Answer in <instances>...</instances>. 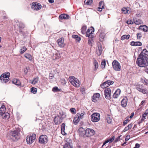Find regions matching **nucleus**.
Returning a JSON list of instances; mask_svg holds the SVG:
<instances>
[{
	"instance_id": "obj_1",
	"label": "nucleus",
	"mask_w": 148,
	"mask_h": 148,
	"mask_svg": "<svg viewBox=\"0 0 148 148\" xmlns=\"http://www.w3.org/2000/svg\"><path fill=\"white\" fill-rule=\"evenodd\" d=\"M136 64L140 67L148 65V51L144 49L138 56L136 61Z\"/></svg>"
},
{
	"instance_id": "obj_2",
	"label": "nucleus",
	"mask_w": 148,
	"mask_h": 148,
	"mask_svg": "<svg viewBox=\"0 0 148 148\" xmlns=\"http://www.w3.org/2000/svg\"><path fill=\"white\" fill-rule=\"evenodd\" d=\"M20 131L19 129L10 131L8 133L7 138L9 139L10 138L14 140L18 139L19 138Z\"/></svg>"
},
{
	"instance_id": "obj_3",
	"label": "nucleus",
	"mask_w": 148,
	"mask_h": 148,
	"mask_svg": "<svg viewBox=\"0 0 148 148\" xmlns=\"http://www.w3.org/2000/svg\"><path fill=\"white\" fill-rule=\"evenodd\" d=\"M112 68L116 71H119L121 69V66L119 63L116 60H114L112 63Z\"/></svg>"
},
{
	"instance_id": "obj_4",
	"label": "nucleus",
	"mask_w": 148,
	"mask_h": 148,
	"mask_svg": "<svg viewBox=\"0 0 148 148\" xmlns=\"http://www.w3.org/2000/svg\"><path fill=\"white\" fill-rule=\"evenodd\" d=\"M36 138V134H33L32 135L28 136L26 138V141L27 144H31L35 140Z\"/></svg>"
},
{
	"instance_id": "obj_5",
	"label": "nucleus",
	"mask_w": 148,
	"mask_h": 148,
	"mask_svg": "<svg viewBox=\"0 0 148 148\" xmlns=\"http://www.w3.org/2000/svg\"><path fill=\"white\" fill-rule=\"evenodd\" d=\"M100 114L98 113H93L91 115V120L93 122H97L100 119Z\"/></svg>"
},
{
	"instance_id": "obj_6",
	"label": "nucleus",
	"mask_w": 148,
	"mask_h": 148,
	"mask_svg": "<svg viewBox=\"0 0 148 148\" xmlns=\"http://www.w3.org/2000/svg\"><path fill=\"white\" fill-rule=\"evenodd\" d=\"M39 142L41 144H45L48 141V137L46 135H42L39 138Z\"/></svg>"
},
{
	"instance_id": "obj_7",
	"label": "nucleus",
	"mask_w": 148,
	"mask_h": 148,
	"mask_svg": "<svg viewBox=\"0 0 148 148\" xmlns=\"http://www.w3.org/2000/svg\"><path fill=\"white\" fill-rule=\"evenodd\" d=\"M105 96V98L108 99H110L111 98V91L110 88L106 89L104 90Z\"/></svg>"
},
{
	"instance_id": "obj_8",
	"label": "nucleus",
	"mask_w": 148,
	"mask_h": 148,
	"mask_svg": "<svg viewBox=\"0 0 148 148\" xmlns=\"http://www.w3.org/2000/svg\"><path fill=\"white\" fill-rule=\"evenodd\" d=\"M94 130L92 129L87 128L86 130V137H89L95 134Z\"/></svg>"
},
{
	"instance_id": "obj_9",
	"label": "nucleus",
	"mask_w": 148,
	"mask_h": 148,
	"mask_svg": "<svg viewBox=\"0 0 148 148\" xmlns=\"http://www.w3.org/2000/svg\"><path fill=\"white\" fill-rule=\"evenodd\" d=\"M136 88L138 91L144 94H147V89L144 88L143 85H138Z\"/></svg>"
},
{
	"instance_id": "obj_10",
	"label": "nucleus",
	"mask_w": 148,
	"mask_h": 148,
	"mask_svg": "<svg viewBox=\"0 0 148 148\" xmlns=\"http://www.w3.org/2000/svg\"><path fill=\"white\" fill-rule=\"evenodd\" d=\"M83 113H82L81 114L77 113L75 115V124H77L79 121L80 119L83 117Z\"/></svg>"
},
{
	"instance_id": "obj_11",
	"label": "nucleus",
	"mask_w": 148,
	"mask_h": 148,
	"mask_svg": "<svg viewBox=\"0 0 148 148\" xmlns=\"http://www.w3.org/2000/svg\"><path fill=\"white\" fill-rule=\"evenodd\" d=\"M32 8L34 10H38L40 9L41 8V5L40 4L37 3H33L32 4Z\"/></svg>"
},
{
	"instance_id": "obj_12",
	"label": "nucleus",
	"mask_w": 148,
	"mask_h": 148,
	"mask_svg": "<svg viewBox=\"0 0 148 148\" xmlns=\"http://www.w3.org/2000/svg\"><path fill=\"white\" fill-rule=\"evenodd\" d=\"M57 42L59 47H63L65 45L64 42V38H61L57 40Z\"/></svg>"
},
{
	"instance_id": "obj_13",
	"label": "nucleus",
	"mask_w": 148,
	"mask_h": 148,
	"mask_svg": "<svg viewBox=\"0 0 148 148\" xmlns=\"http://www.w3.org/2000/svg\"><path fill=\"white\" fill-rule=\"evenodd\" d=\"M78 131L81 136L84 138L86 137V130L82 127H80Z\"/></svg>"
},
{
	"instance_id": "obj_14",
	"label": "nucleus",
	"mask_w": 148,
	"mask_h": 148,
	"mask_svg": "<svg viewBox=\"0 0 148 148\" xmlns=\"http://www.w3.org/2000/svg\"><path fill=\"white\" fill-rule=\"evenodd\" d=\"M100 95L99 93H96L94 94L92 97V101L95 102L97 101Z\"/></svg>"
},
{
	"instance_id": "obj_15",
	"label": "nucleus",
	"mask_w": 148,
	"mask_h": 148,
	"mask_svg": "<svg viewBox=\"0 0 148 148\" xmlns=\"http://www.w3.org/2000/svg\"><path fill=\"white\" fill-rule=\"evenodd\" d=\"M127 101L128 99L127 97H125L121 101V106L123 107H125L127 106Z\"/></svg>"
},
{
	"instance_id": "obj_16",
	"label": "nucleus",
	"mask_w": 148,
	"mask_h": 148,
	"mask_svg": "<svg viewBox=\"0 0 148 148\" xmlns=\"http://www.w3.org/2000/svg\"><path fill=\"white\" fill-rule=\"evenodd\" d=\"M62 119L59 116H56L54 119V122L56 125H59L62 122Z\"/></svg>"
},
{
	"instance_id": "obj_17",
	"label": "nucleus",
	"mask_w": 148,
	"mask_h": 148,
	"mask_svg": "<svg viewBox=\"0 0 148 148\" xmlns=\"http://www.w3.org/2000/svg\"><path fill=\"white\" fill-rule=\"evenodd\" d=\"M121 93V90L119 89H118L114 94L113 97L114 98H117Z\"/></svg>"
},
{
	"instance_id": "obj_18",
	"label": "nucleus",
	"mask_w": 148,
	"mask_h": 148,
	"mask_svg": "<svg viewBox=\"0 0 148 148\" xmlns=\"http://www.w3.org/2000/svg\"><path fill=\"white\" fill-rule=\"evenodd\" d=\"M115 138V136H113L112 137L107 139L103 143L102 146V147H103L108 142H109V143H112L114 140Z\"/></svg>"
},
{
	"instance_id": "obj_19",
	"label": "nucleus",
	"mask_w": 148,
	"mask_h": 148,
	"mask_svg": "<svg viewBox=\"0 0 148 148\" xmlns=\"http://www.w3.org/2000/svg\"><path fill=\"white\" fill-rule=\"evenodd\" d=\"M139 29L142 30L144 32L148 31V27L146 25H140L138 28Z\"/></svg>"
},
{
	"instance_id": "obj_20",
	"label": "nucleus",
	"mask_w": 148,
	"mask_h": 148,
	"mask_svg": "<svg viewBox=\"0 0 148 148\" xmlns=\"http://www.w3.org/2000/svg\"><path fill=\"white\" fill-rule=\"evenodd\" d=\"M102 49L101 45H99L98 46V48L97 49V53L99 56H100L102 53Z\"/></svg>"
},
{
	"instance_id": "obj_21",
	"label": "nucleus",
	"mask_w": 148,
	"mask_h": 148,
	"mask_svg": "<svg viewBox=\"0 0 148 148\" xmlns=\"http://www.w3.org/2000/svg\"><path fill=\"white\" fill-rule=\"evenodd\" d=\"M59 18L60 19H67L69 18V15L64 14H61L60 15Z\"/></svg>"
},
{
	"instance_id": "obj_22",
	"label": "nucleus",
	"mask_w": 148,
	"mask_h": 148,
	"mask_svg": "<svg viewBox=\"0 0 148 148\" xmlns=\"http://www.w3.org/2000/svg\"><path fill=\"white\" fill-rule=\"evenodd\" d=\"M81 82L77 78L75 77V87H79Z\"/></svg>"
},
{
	"instance_id": "obj_23",
	"label": "nucleus",
	"mask_w": 148,
	"mask_h": 148,
	"mask_svg": "<svg viewBox=\"0 0 148 148\" xmlns=\"http://www.w3.org/2000/svg\"><path fill=\"white\" fill-rule=\"evenodd\" d=\"M131 45L132 46H141L142 45V43L140 42L132 41L131 42Z\"/></svg>"
},
{
	"instance_id": "obj_24",
	"label": "nucleus",
	"mask_w": 148,
	"mask_h": 148,
	"mask_svg": "<svg viewBox=\"0 0 148 148\" xmlns=\"http://www.w3.org/2000/svg\"><path fill=\"white\" fill-rule=\"evenodd\" d=\"M65 127V123H63L61 125V131L62 134L64 135L66 134V133L64 132Z\"/></svg>"
},
{
	"instance_id": "obj_25",
	"label": "nucleus",
	"mask_w": 148,
	"mask_h": 148,
	"mask_svg": "<svg viewBox=\"0 0 148 148\" xmlns=\"http://www.w3.org/2000/svg\"><path fill=\"white\" fill-rule=\"evenodd\" d=\"M12 83L16 85L19 86L21 84V82L20 81L16 79H14L12 81Z\"/></svg>"
},
{
	"instance_id": "obj_26",
	"label": "nucleus",
	"mask_w": 148,
	"mask_h": 148,
	"mask_svg": "<svg viewBox=\"0 0 148 148\" xmlns=\"http://www.w3.org/2000/svg\"><path fill=\"white\" fill-rule=\"evenodd\" d=\"M1 115L2 116L3 119H8L10 117V114L8 113H5V112Z\"/></svg>"
},
{
	"instance_id": "obj_27",
	"label": "nucleus",
	"mask_w": 148,
	"mask_h": 148,
	"mask_svg": "<svg viewBox=\"0 0 148 148\" xmlns=\"http://www.w3.org/2000/svg\"><path fill=\"white\" fill-rule=\"evenodd\" d=\"M0 79L2 83H6L9 81V79L5 78L4 76H0Z\"/></svg>"
},
{
	"instance_id": "obj_28",
	"label": "nucleus",
	"mask_w": 148,
	"mask_h": 148,
	"mask_svg": "<svg viewBox=\"0 0 148 148\" xmlns=\"http://www.w3.org/2000/svg\"><path fill=\"white\" fill-rule=\"evenodd\" d=\"M6 109L5 106L3 105L0 108V115L4 113Z\"/></svg>"
},
{
	"instance_id": "obj_29",
	"label": "nucleus",
	"mask_w": 148,
	"mask_h": 148,
	"mask_svg": "<svg viewBox=\"0 0 148 148\" xmlns=\"http://www.w3.org/2000/svg\"><path fill=\"white\" fill-rule=\"evenodd\" d=\"M39 80V78L38 77L34 78L33 81L31 80L30 82L31 83L33 84H35L38 83Z\"/></svg>"
},
{
	"instance_id": "obj_30",
	"label": "nucleus",
	"mask_w": 148,
	"mask_h": 148,
	"mask_svg": "<svg viewBox=\"0 0 148 148\" xmlns=\"http://www.w3.org/2000/svg\"><path fill=\"white\" fill-rule=\"evenodd\" d=\"M148 114V110L147 109L146 110L145 112L143 114L142 118L141 119V121H143L145 119V117Z\"/></svg>"
},
{
	"instance_id": "obj_31",
	"label": "nucleus",
	"mask_w": 148,
	"mask_h": 148,
	"mask_svg": "<svg viewBox=\"0 0 148 148\" xmlns=\"http://www.w3.org/2000/svg\"><path fill=\"white\" fill-rule=\"evenodd\" d=\"M107 122L108 123H111L112 122V117L109 115H107L106 117Z\"/></svg>"
},
{
	"instance_id": "obj_32",
	"label": "nucleus",
	"mask_w": 148,
	"mask_h": 148,
	"mask_svg": "<svg viewBox=\"0 0 148 148\" xmlns=\"http://www.w3.org/2000/svg\"><path fill=\"white\" fill-rule=\"evenodd\" d=\"M93 64L95 67V68L94 69V70L96 71L98 67V64L96 60L95 59L94 60Z\"/></svg>"
},
{
	"instance_id": "obj_33",
	"label": "nucleus",
	"mask_w": 148,
	"mask_h": 148,
	"mask_svg": "<svg viewBox=\"0 0 148 148\" xmlns=\"http://www.w3.org/2000/svg\"><path fill=\"white\" fill-rule=\"evenodd\" d=\"M60 116H58L61 119H63L64 118H65L66 116V113H64L63 112H60Z\"/></svg>"
},
{
	"instance_id": "obj_34",
	"label": "nucleus",
	"mask_w": 148,
	"mask_h": 148,
	"mask_svg": "<svg viewBox=\"0 0 148 148\" xmlns=\"http://www.w3.org/2000/svg\"><path fill=\"white\" fill-rule=\"evenodd\" d=\"M10 75V74L9 72L5 73L1 75V76H4L5 78H7L9 79Z\"/></svg>"
},
{
	"instance_id": "obj_35",
	"label": "nucleus",
	"mask_w": 148,
	"mask_h": 148,
	"mask_svg": "<svg viewBox=\"0 0 148 148\" xmlns=\"http://www.w3.org/2000/svg\"><path fill=\"white\" fill-rule=\"evenodd\" d=\"M71 145L68 142H66L65 144L63 145V148H71Z\"/></svg>"
},
{
	"instance_id": "obj_36",
	"label": "nucleus",
	"mask_w": 148,
	"mask_h": 148,
	"mask_svg": "<svg viewBox=\"0 0 148 148\" xmlns=\"http://www.w3.org/2000/svg\"><path fill=\"white\" fill-rule=\"evenodd\" d=\"M69 79L70 82L73 86H74V77L73 76H70Z\"/></svg>"
},
{
	"instance_id": "obj_37",
	"label": "nucleus",
	"mask_w": 148,
	"mask_h": 148,
	"mask_svg": "<svg viewBox=\"0 0 148 148\" xmlns=\"http://www.w3.org/2000/svg\"><path fill=\"white\" fill-rule=\"evenodd\" d=\"M104 82L106 83V84H105L106 86V87H108L109 86L112 84L114 83V82L112 81H110V80H108Z\"/></svg>"
},
{
	"instance_id": "obj_38",
	"label": "nucleus",
	"mask_w": 148,
	"mask_h": 148,
	"mask_svg": "<svg viewBox=\"0 0 148 148\" xmlns=\"http://www.w3.org/2000/svg\"><path fill=\"white\" fill-rule=\"evenodd\" d=\"M90 29H91L89 38H91L94 36V34L92 33L93 32H94V29L92 27H90Z\"/></svg>"
},
{
	"instance_id": "obj_39",
	"label": "nucleus",
	"mask_w": 148,
	"mask_h": 148,
	"mask_svg": "<svg viewBox=\"0 0 148 148\" xmlns=\"http://www.w3.org/2000/svg\"><path fill=\"white\" fill-rule=\"evenodd\" d=\"M24 56L29 60H31L32 59V57L31 55L28 53H26L25 54Z\"/></svg>"
},
{
	"instance_id": "obj_40",
	"label": "nucleus",
	"mask_w": 148,
	"mask_h": 148,
	"mask_svg": "<svg viewBox=\"0 0 148 148\" xmlns=\"http://www.w3.org/2000/svg\"><path fill=\"white\" fill-rule=\"evenodd\" d=\"M130 37V35H123L121 37V40H123L125 39H128Z\"/></svg>"
},
{
	"instance_id": "obj_41",
	"label": "nucleus",
	"mask_w": 148,
	"mask_h": 148,
	"mask_svg": "<svg viewBox=\"0 0 148 148\" xmlns=\"http://www.w3.org/2000/svg\"><path fill=\"white\" fill-rule=\"evenodd\" d=\"M87 29L86 26H84L82 28V33L83 34H85Z\"/></svg>"
},
{
	"instance_id": "obj_42",
	"label": "nucleus",
	"mask_w": 148,
	"mask_h": 148,
	"mask_svg": "<svg viewBox=\"0 0 148 148\" xmlns=\"http://www.w3.org/2000/svg\"><path fill=\"white\" fill-rule=\"evenodd\" d=\"M84 2L86 5H90L92 3V0H85Z\"/></svg>"
},
{
	"instance_id": "obj_43",
	"label": "nucleus",
	"mask_w": 148,
	"mask_h": 148,
	"mask_svg": "<svg viewBox=\"0 0 148 148\" xmlns=\"http://www.w3.org/2000/svg\"><path fill=\"white\" fill-rule=\"evenodd\" d=\"M75 39H76V41L79 42L81 39L80 37H79L78 36L75 35Z\"/></svg>"
},
{
	"instance_id": "obj_44",
	"label": "nucleus",
	"mask_w": 148,
	"mask_h": 148,
	"mask_svg": "<svg viewBox=\"0 0 148 148\" xmlns=\"http://www.w3.org/2000/svg\"><path fill=\"white\" fill-rule=\"evenodd\" d=\"M106 65V62L105 60H103L101 62V66L102 68H104Z\"/></svg>"
},
{
	"instance_id": "obj_45",
	"label": "nucleus",
	"mask_w": 148,
	"mask_h": 148,
	"mask_svg": "<svg viewBox=\"0 0 148 148\" xmlns=\"http://www.w3.org/2000/svg\"><path fill=\"white\" fill-rule=\"evenodd\" d=\"M91 29H90V28L89 29H88L86 33V37H89V36H90V33L91 31Z\"/></svg>"
},
{
	"instance_id": "obj_46",
	"label": "nucleus",
	"mask_w": 148,
	"mask_h": 148,
	"mask_svg": "<svg viewBox=\"0 0 148 148\" xmlns=\"http://www.w3.org/2000/svg\"><path fill=\"white\" fill-rule=\"evenodd\" d=\"M27 50L26 48L25 47H23V48L20 50V53L22 54L23 53Z\"/></svg>"
},
{
	"instance_id": "obj_47",
	"label": "nucleus",
	"mask_w": 148,
	"mask_h": 148,
	"mask_svg": "<svg viewBox=\"0 0 148 148\" xmlns=\"http://www.w3.org/2000/svg\"><path fill=\"white\" fill-rule=\"evenodd\" d=\"M122 11L123 12V13L124 14H126L128 13V10H127V9L125 8H123L122 9Z\"/></svg>"
},
{
	"instance_id": "obj_48",
	"label": "nucleus",
	"mask_w": 148,
	"mask_h": 148,
	"mask_svg": "<svg viewBox=\"0 0 148 148\" xmlns=\"http://www.w3.org/2000/svg\"><path fill=\"white\" fill-rule=\"evenodd\" d=\"M31 91L32 93L34 94H35L37 90V89L36 88L32 87L31 88Z\"/></svg>"
},
{
	"instance_id": "obj_49",
	"label": "nucleus",
	"mask_w": 148,
	"mask_h": 148,
	"mask_svg": "<svg viewBox=\"0 0 148 148\" xmlns=\"http://www.w3.org/2000/svg\"><path fill=\"white\" fill-rule=\"evenodd\" d=\"M59 89L57 87H53L52 89V91L54 92H56L59 91Z\"/></svg>"
},
{
	"instance_id": "obj_50",
	"label": "nucleus",
	"mask_w": 148,
	"mask_h": 148,
	"mask_svg": "<svg viewBox=\"0 0 148 148\" xmlns=\"http://www.w3.org/2000/svg\"><path fill=\"white\" fill-rule=\"evenodd\" d=\"M99 7L102 8H104V2L103 1H101L99 3Z\"/></svg>"
},
{
	"instance_id": "obj_51",
	"label": "nucleus",
	"mask_w": 148,
	"mask_h": 148,
	"mask_svg": "<svg viewBox=\"0 0 148 148\" xmlns=\"http://www.w3.org/2000/svg\"><path fill=\"white\" fill-rule=\"evenodd\" d=\"M19 27L21 29H23L24 27V25L23 23H19Z\"/></svg>"
},
{
	"instance_id": "obj_52",
	"label": "nucleus",
	"mask_w": 148,
	"mask_h": 148,
	"mask_svg": "<svg viewBox=\"0 0 148 148\" xmlns=\"http://www.w3.org/2000/svg\"><path fill=\"white\" fill-rule=\"evenodd\" d=\"M129 121V120L128 119H127L125 120L123 122V125L124 126H125V125Z\"/></svg>"
},
{
	"instance_id": "obj_53",
	"label": "nucleus",
	"mask_w": 148,
	"mask_h": 148,
	"mask_svg": "<svg viewBox=\"0 0 148 148\" xmlns=\"http://www.w3.org/2000/svg\"><path fill=\"white\" fill-rule=\"evenodd\" d=\"M106 82H104L102 84H101L100 85V87H101V88H104L106 87V86L105 84H106Z\"/></svg>"
},
{
	"instance_id": "obj_54",
	"label": "nucleus",
	"mask_w": 148,
	"mask_h": 148,
	"mask_svg": "<svg viewBox=\"0 0 148 148\" xmlns=\"http://www.w3.org/2000/svg\"><path fill=\"white\" fill-rule=\"evenodd\" d=\"M134 22L136 25H139L141 23L139 20L135 21Z\"/></svg>"
},
{
	"instance_id": "obj_55",
	"label": "nucleus",
	"mask_w": 148,
	"mask_h": 148,
	"mask_svg": "<svg viewBox=\"0 0 148 148\" xmlns=\"http://www.w3.org/2000/svg\"><path fill=\"white\" fill-rule=\"evenodd\" d=\"M137 36L138 39H140L142 37L141 34L140 33H138L137 34Z\"/></svg>"
},
{
	"instance_id": "obj_56",
	"label": "nucleus",
	"mask_w": 148,
	"mask_h": 148,
	"mask_svg": "<svg viewBox=\"0 0 148 148\" xmlns=\"http://www.w3.org/2000/svg\"><path fill=\"white\" fill-rule=\"evenodd\" d=\"M121 135H120V136H119L117 138H116L114 140L115 142H117L118 141H119L120 140V137L121 136Z\"/></svg>"
},
{
	"instance_id": "obj_57",
	"label": "nucleus",
	"mask_w": 148,
	"mask_h": 148,
	"mask_svg": "<svg viewBox=\"0 0 148 148\" xmlns=\"http://www.w3.org/2000/svg\"><path fill=\"white\" fill-rule=\"evenodd\" d=\"M130 138V135H127L126 136L125 140L126 141H128Z\"/></svg>"
},
{
	"instance_id": "obj_58",
	"label": "nucleus",
	"mask_w": 148,
	"mask_h": 148,
	"mask_svg": "<svg viewBox=\"0 0 148 148\" xmlns=\"http://www.w3.org/2000/svg\"><path fill=\"white\" fill-rule=\"evenodd\" d=\"M126 23H127L128 24H133V23L132 21L130 20V21H127Z\"/></svg>"
},
{
	"instance_id": "obj_59",
	"label": "nucleus",
	"mask_w": 148,
	"mask_h": 148,
	"mask_svg": "<svg viewBox=\"0 0 148 148\" xmlns=\"http://www.w3.org/2000/svg\"><path fill=\"white\" fill-rule=\"evenodd\" d=\"M49 77L50 79H52L54 77L53 74L52 73H50L49 75Z\"/></svg>"
},
{
	"instance_id": "obj_60",
	"label": "nucleus",
	"mask_w": 148,
	"mask_h": 148,
	"mask_svg": "<svg viewBox=\"0 0 148 148\" xmlns=\"http://www.w3.org/2000/svg\"><path fill=\"white\" fill-rule=\"evenodd\" d=\"M90 38H89V39L88 40V44L90 45L91 44L92 42V40L91 38L90 39Z\"/></svg>"
},
{
	"instance_id": "obj_61",
	"label": "nucleus",
	"mask_w": 148,
	"mask_h": 148,
	"mask_svg": "<svg viewBox=\"0 0 148 148\" xmlns=\"http://www.w3.org/2000/svg\"><path fill=\"white\" fill-rule=\"evenodd\" d=\"M77 148H80L81 146V144L79 143H77Z\"/></svg>"
},
{
	"instance_id": "obj_62",
	"label": "nucleus",
	"mask_w": 148,
	"mask_h": 148,
	"mask_svg": "<svg viewBox=\"0 0 148 148\" xmlns=\"http://www.w3.org/2000/svg\"><path fill=\"white\" fill-rule=\"evenodd\" d=\"M133 125V124L132 123L130 124L127 126V127L129 129H131Z\"/></svg>"
},
{
	"instance_id": "obj_63",
	"label": "nucleus",
	"mask_w": 148,
	"mask_h": 148,
	"mask_svg": "<svg viewBox=\"0 0 148 148\" xmlns=\"http://www.w3.org/2000/svg\"><path fill=\"white\" fill-rule=\"evenodd\" d=\"M129 130V129L127 127H126L124 130H123V132H125Z\"/></svg>"
},
{
	"instance_id": "obj_64",
	"label": "nucleus",
	"mask_w": 148,
	"mask_h": 148,
	"mask_svg": "<svg viewBox=\"0 0 148 148\" xmlns=\"http://www.w3.org/2000/svg\"><path fill=\"white\" fill-rule=\"evenodd\" d=\"M80 90L82 93H83L85 91V90L84 88H81Z\"/></svg>"
}]
</instances>
